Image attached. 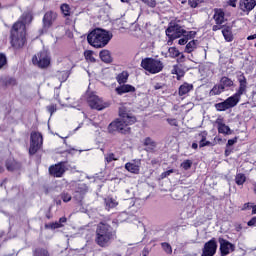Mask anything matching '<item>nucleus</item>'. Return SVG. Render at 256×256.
<instances>
[{"label": "nucleus", "instance_id": "nucleus-1", "mask_svg": "<svg viewBox=\"0 0 256 256\" xmlns=\"http://www.w3.org/2000/svg\"><path fill=\"white\" fill-rule=\"evenodd\" d=\"M119 116L108 125V133L115 135H129L131 133V125L135 124L137 119L132 115L125 106L119 107Z\"/></svg>", "mask_w": 256, "mask_h": 256}, {"label": "nucleus", "instance_id": "nucleus-2", "mask_svg": "<svg viewBox=\"0 0 256 256\" xmlns=\"http://www.w3.org/2000/svg\"><path fill=\"white\" fill-rule=\"evenodd\" d=\"M33 21L31 12H25L11 29V45L14 49H21L25 45V25Z\"/></svg>", "mask_w": 256, "mask_h": 256}, {"label": "nucleus", "instance_id": "nucleus-3", "mask_svg": "<svg viewBox=\"0 0 256 256\" xmlns=\"http://www.w3.org/2000/svg\"><path fill=\"white\" fill-rule=\"evenodd\" d=\"M237 79L239 82V88L236 92L224 101L215 103L214 106L218 112H224L228 109L234 108L239 103L241 96L246 94L248 82L244 73L241 72V74L237 75Z\"/></svg>", "mask_w": 256, "mask_h": 256}, {"label": "nucleus", "instance_id": "nucleus-4", "mask_svg": "<svg viewBox=\"0 0 256 256\" xmlns=\"http://www.w3.org/2000/svg\"><path fill=\"white\" fill-rule=\"evenodd\" d=\"M115 238L116 232L111 224H107V222H99L97 224L94 241L99 247H109Z\"/></svg>", "mask_w": 256, "mask_h": 256}, {"label": "nucleus", "instance_id": "nucleus-5", "mask_svg": "<svg viewBox=\"0 0 256 256\" xmlns=\"http://www.w3.org/2000/svg\"><path fill=\"white\" fill-rule=\"evenodd\" d=\"M112 36L109 31L103 28H94L87 35L88 44L96 49L105 48L111 41Z\"/></svg>", "mask_w": 256, "mask_h": 256}, {"label": "nucleus", "instance_id": "nucleus-6", "mask_svg": "<svg viewBox=\"0 0 256 256\" xmlns=\"http://www.w3.org/2000/svg\"><path fill=\"white\" fill-rule=\"evenodd\" d=\"M141 67L148 73L154 75L162 72L164 64L160 59L145 57L141 61Z\"/></svg>", "mask_w": 256, "mask_h": 256}, {"label": "nucleus", "instance_id": "nucleus-7", "mask_svg": "<svg viewBox=\"0 0 256 256\" xmlns=\"http://www.w3.org/2000/svg\"><path fill=\"white\" fill-rule=\"evenodd\" d=\"M166 36L168 37L169 42H173L176 39L181 38L184 34H186V30L181 27V25L177 23H170L168 28L165 31Z\"/></svg>", "mask_w": 256, "mask_h": 256}, {"label": "nucleus", "instance_id": "nucleus-8", "mask_svg": "<svg viewBox=\"0 0 256 256\" xmlns=\"http://www.w3.org/2000/svg\"><path fill=\"white\" fill-rule=\"evenodd\" d=\"M87 103L90 106L91 109H95L98 111H102L109 107V102H104L103 99H101L96 94H90L87 98Z\"/></svg>", "mask_w": 256, "mask_h": 256}, {"label": "nucleus", "instance_id": "nucleus-9", "mask_svg": "<svg viewBox=\"0 0 256 256\" xmlns=\"http://www.w3.org/2000/svg\"><path fill=\"white\" fill-rule=\"evenodd\" d=\"M43 146V135L39 132H32L30 135L29 153L35 155Z\"/></svg>", "mask_w": 256, "mask_h": 256}, {"label": "nucleus", "instance_id": "nucleus-10", "mask_svg": "<svg viewBox=\"0 0 256 256\" xmlns=\"http://www.w3.org/2000/svg\"><path fill=\"white\" fill-rule=\"evenodd\" d=\"M213 20L215 25L212 26L213 32L219 31L223 28V24L227 21L225 18V10L223 8H214Z\"/></svg>", "mask_w": 256, "mask_h": 256}, {"label": "nucleus", "instance_id": "nucleus-11", "mask_svg": "<svg viewBox=\"0 0 256 256\" xmlns=\"http://www.w3.org/2000/svg\"><path fill=\"white\" fill-rule=\"evenodd\" d=\"M33 65H36L40 69L47 68L48 65L51 63V58L47 51H41L32 58Z\"/></svg>", "mask_w": 256, "mask_h": 256}, {"label": "nucleus", "instance_id": "nucleus-12", "mask_svg": "<svg viewBox=\"0 0 256 256\" xmlns=\"http://www.w3.org/2000/svg\"><path fill=\"white\" fill-rule=\"evenodd\" d=\"M217 242L215 238H212L210 241L205 243L204 248L202 249L201 256H214L217 251Z\"/></svg>", "mask_w": 256, "mask_h": 256}, {"label": "nucleus", "instance_id": "nucleus-13", "mask_svg": "<svg viewBox=\"0 0 256 256\" xmlns=\"http://www.w3.org/2000/svg\"><path fill=\"white\" fill-rule=\"evenodd\" d=\"M49 173L52 177H63V173H65V162L50 166Z\"/></svg>", "mask_w": 256, "mask_h": 256}, {"label": "nucleus", "instance_id": "nucleus-14", "mask_svg": "<svg viewBox=\"0 0 256 256\" xmlns=\"http://www.w3.org/2000/svg\"><path fill=\"white\" fill-rule=\"evenodd\" d=\"M218 241L220 243V252L222 255H229L230 250H231V252L235 251V246L233 244H231L229 241H227L223 238H219Z\"/></svg>", "mask_w": 256, "mask_h": 256}, {"label": "nucleus", "instance_id": "nucleus-15", "mask_svg": "<svg viewBox=\"0 0 256 256\" xmlns=\"http://www.w3.org/2000/svg\"><path fill=\"white\" fill-rule=\"evenodd\" d=\"M215 124L217 125V129H218L219 134H223V135H231L232 134L231 128L224 123L223 118L218 117L215 120Z\"/></svg>", "mask_w": 256, "mask_h": 256}, {"label": "nucleus", "instance_id": "nucleus-16", "mask_svg": "<svg viewBox=\"0 0 256 256\" xmlns=\"http://www.w3.org/2000/svg\"><path fill=\"white\" fill-rule=\"evenodd\" d=\"M256 7V0H240L239 8L242 12L249 14Z\"/></svg>", "mask_w": 256, "mask_h": 256}, {"label": "nucleus", "instance_id": "nucleus-17", "mask_svg": "<svg viewBox=\"0 0 256 256\" xmlns=\"http://www.w3.org/2000/svg\"><path fill=\"white\" fill-rule=\"evenodd\" d=\"M135 91H136L135 86H133L131 84H126V83L120 84L119 86H117L115 88V92L119 96H122L127 93H135Z\"/></svg>", "mask_w": 256, "mask_h": 256}, {"label": "nucleus", "instance_id": "nucleus-18", "mask_svg": "<svg viewBox=\"0 0 256 256\" xmlns=\"http://www.w3.org/2000/svg\"><path fill=\"white\" fill-rule=\"evenodd\" d=\"M57 19V14L55 12H47L43 17V29L47 31L51 25H53V21Z\"/></svg>", "mask_w": 256, "mask_h": 256}, {"label": "nucleus", "instance_id": "nucleus-19", "mask_svg": "<svg viewBox=\"0 0 256 256\" xmlns=\"http://www.w3.org/2000/svg\"><path fill=\"white\" fill-rule=\"evenodd\" d=\"M194 86L193 84H190L188 82H184L180 85L178 89V94L180 97L187 95L189 92L193 90Z\"/></svg>", "mask_w": 256, "mask_h": 256}, {"label": "nucleus", "instance_id": "nucleus-20", "mask_svg": "<svg viewBox=\"0 0 256 256\" xmlns=\"http://www.w3.org/2000/svg\"><path fill=\"white\" fill-rule=\"evenodd\" d=\"M222 34L226 42H232L234 40V36L232 34V29L230 26L223 25Z\"/></svg>", "mask_w": 256, "mask_h": 256}, {"label": "nucleus", "instance_id": "nucleus-21", "mask_svg": "<svg viewBox=\"0 0 256 256\" xmlns=\"http://www.w3.org/2000/svg\"><path fill=\"white\" fill-rule=\"evenodd\" d=\"M129 72L127 70H123L116 76V81L119 85L126 84L128 82Z\"/></svg>", "mask_w": 256, "mask_h": 256}, {"label": "nucleus", "instance_id": "nucleus-22", "mask_svg": "<svg viewBox=\"0 0 256 256\" xmlns=\"http://www.w3.org/2000/svg\"><path fill=\"white\" fill-rule=\"evenodd\" d=\"M125 169L128 172L137 175V174H139L140 166H138V164H134V162H126Z\"/></svg>", "mask_w": 256, "mask_h": 256}, {"label": "nucleus", "instance_id": "nucleus-23", "mask_svg": "<svg viewBox=\"0 0 256 256\" xmlns=\"http://www.w3.org/2000/svg\"><path fill=\"white\" fill-rule=\"evenodd\" d=\"M100 59L104 63H111L113 62V58L111 57V52L107 49L100 51Z\"/></svg>", "mask_w": 256, "mask_h": 256}, {"label": "nucleus", "instance_id": "nucleus-24", "mask_svg": "<svg viewBox=\"0 0 256 256\" xmlns=\"http://www.w3.org/2000/svg\"><path fill=\"white\" fill-rule=\"evenodd\" d=\"M104 203H105L106 209L108 210L118 206V202L117 200H115V198H113V196H107V198H104Z\"/></svg>", "mask_w": 256, "mask_h": 256}, {"label": "nucleus", "instance_id": "nucleus-25", "mask_svg": "<svg viewBox=\"0 0 256 256\" xmlns=\"http://www.w3.org/2000/svg\"><path fill=\"white\" fill-rule=\"evenodd\" d=\"M199 136L201 137V140L199 142V147L200 148H204L207 146H213V144L211 142H209V140H206L207 137V132H200Z\"/></svg>", "mask_w": 256, "mask_h": 256}, {"label": "nucleus", "instance_id": "nucleus-26", "mask_svg": "<svg viewBox=\"0 0 256 256\" xmlns=\"http://www.w3.org/2000/svg\"><path fill=\"white\" fill-rule=\"evenodd\" d=\"M233 84H234L233 80L227 76H222L220 79V85L223 87L224 90L225 88L232 87Z\"/></svg>", "mask_w": 256, "mask_h": 256}, {"label": "nucleus", "instance_id": "nucleus-27", "mask_svg": "<svg viewBox=\"0 0 256 256\" xmlns=\"http://www.w3.org/2000/svg\"><path fill=\"white\" fill-rule=\"evenodd\" d=\"M171 73L173 75H177V80L178 81L181 80V78H183L184 75H185V71L178 65L173 66V69H172Z\"/></svg>", "mask_w": 256, "mask_h": 256}, {"label": "nucleus", "instance_id": "nucleus-28", "mask_svg": "<svg viewBox=\"0 0 256 256\" xmlns=\"http://www.w3.org/2000/svg\"><path fill=\"white\" fill-rule=\"evenodd\" d=\"M197 42L195 39L189 41L185 46V53L191 54L197 48Z\"/></svg>", "mask_w": 256, "mask_h": 256}, {"label": "nucleus", "instance_id": "nucleus-29", "mask_svg": "<svg viewBox=\"0 0 256 256\" xmlns=\"http://www.w3.org/2000/svg\"><path fill=\"white\" fill-rule=\"evenodd\" d=\"M224 91H225V89L223 88V86L221 84H215L213 86V88L210 90V96L220 95Z\"/></svg>", "mask_w": 256, "mask_h": 256}, {"label": "nucleus", "instance_id": "nucleus-30", "mask_svg": "<svg viewBox=\"0 0 256 256\" xmlns=\"http://www.w3.org/2000/svg\"><path fill=\"white\" fill-rule=\"evenodd\" d=\"M63 223H65V217L60 218L58 222L46 224L45 227L46 229H59L63 227Z\"/></svg>", "mask_w": 256, "mask_h": 256}, {"label": "nucleus", "instance_id": "nucleus-31", "mask_svg": "<svg viewBox=\"0 0 256 256\" xmlns=\"http://www.w3.org/2000/svg\"><path fill=\"white\" fill-rule=\"evenodd\" d=\"M93 50H86L84 52V57H85V60L88 62V63H95L97 62V59H95V56H93Z\"/></svg>", "mask_w": 256, "mask_h": 256}, {"label": "nucleus", "instance_id": "nucleus-32", "mask_svg": "<svg viewBox=\"0 0 256 256\" xmlns=\"http://www.w3.org/2000/svg\"><path fill=\"white\" fill-rule=\"evenodd\" d=\"M208 0H188V5L192 9H196L199 5L206 3Z\"/></svg>", "mask_w": 256, "mask_h": 256}, {"label": "nucleus", "instance_id": "nucleus-33", "mask_svg": "<svg viewBox=\"0 0 256 256\" xmlns=\"http://www.w3.org/2000/svg\"><path fill=\"white\" fill-rule=\"evenodd\" d=\"M246 182V176L245 174H237L236 175V178H235V183L238 185V186H242L244 183Z\"/></svg>", "mask_w": 256, "mask_h": 256}, {"label": "nucleus", "instance_id": "nucleus-34", "mask_svg": "<svg viewBox=\"0 0 256 256\" xmlns=\"http://www.w3.org/2000/svg\"><path fill=\"white\" fill-rule=\"evenodd\" d=\"M168 53H169V57L173 59L179 57L180 55L179 50L174 46L169 47Z\"/></svg>", "mask_w": 256, "mask_h": 256}, {"label": "nucleus", "instance_id": "nucleus-35", "mask_svg": "<svg viewBox=\"0 0 256 256\" xmlns=\"http://www.w3.org/2000/svg\"><path fill=\"white\" fill-rule=\"evenodd\" d=\"M143 145L146 147H150L149 149L153 150L156 147V142H154V140L149 138L148 136L147 138H145Z\"/></svg>", "mask_w": 256, "mask_h": 256}, {"label": "nucleus", "instance_id": "nucleus-36", "mask_svg": "<svg viewBox=\"0 0 256 256\" xmlns=\"http://www.w3.org/2000/svg\"><path fill=\"white\" fill-rule=\"evenodd\" d=\"M17 167H19V164H17L15 160H9L6 162V168L8 169V171H15Z\"/></svg>", "mask_w": 256, "mask_h": 256}, {"label": "nucleus", "instance_id": "nucleus-37", "mask_svg": "<svg viewBox=\"0 0 256 256\" xmlns=\"http://www.w3.org/2000/svg\"><path fill=\"white\" fill-rule=\"evenodd\" d=\"M143 4H145L148 8L154 9L157 6L156 0H140Z\"/></svg>", "mask_w": 256, "mask_h": 256}, {"label": "nucleus", "instance_id": "nucleus-38", "mask_svg": "<svg viewBox=\"0 0 256 256\" xmlns=\"http://www.w3.org/2000/svg\"><path fill=\"white\" fill-rule=\"evenodd\" d=\"M192 164V160H184V162L180 164V167L183 168L185 171H188L192 167Z\"/></svg>", "mask_w": 256, "mask_h": 256}, {"label": "nucleus", "instance_id": "nucleus-39", "mask_svg": "<svg viewBox=\"0 0 256 256\" xmlns=\"http://www.w3.org/2000/svg\"><path fill=\"white\" fill-rule=\"evenodd\" d=\"M197 35V32L194 30L186 31V33L182 34L183 37L187 38V40H192Z\"/></svg>", "mask_w": 256, "mask_h": 256}, {"label": "nucleus", "instance_id": "nucleus-40", "mask_svg": "<svg viewBox=\"0 0 256 256\" xmlns=\"http://www.w3.org/2000/svg\"><path fill=\"white\" fill-rule=\"evenodd\" d=\"M113 161H117V158H115V154L113 152H110V154H106L105 156V162L107 164H110Z\"/></svg>", "mask_w": 256, "mask_h": 256}, {"label": "nucleus", "instance_id": "nucleus-41", "mask_svg": "<svg viewBox=\"0 0 256 256\" xmlns=\"http://www.w3.org/2000/svg\"><path fill=\"white\" fill-rule=\"evenodd\" d=\"M162 249L164 250V252L168 255L172 254V247L170 246V244L168 243H162L161 244Z\"/></svg>", "mask_w": 256, "mask_h": 256}, {"label": "nucleus", "instance_id": "nucleus-42", "mask_svg": "<svg viewBox=\"0 0 256 256\" xmlns=\"http://www.w3.org/2000/svg\"><path fill=\"white\" fill-rule=\"evenodd\" d=\"M7 65V56L5 54L0 53V69H3Z\"/></svg>", "mask_w": 256, "mask_h": 256}, {"label": "nucleus", "instance_id": "nucleus-43", "mask_svg": "<svg viewBox=\"0 0 256 256\" xmlns=\"http://www.w3.org/2000/svg\"><path fill=\"white\" fill-rule=\"evenodd\" d=\"M34 256H49V252H47V250L37 249L34 252Z\"/></svg>", "mask_w": 256, "mask_h": 256}, {"label": "nucleus", "instance_id": "nucleus-44", "mask_svg": "<svg viewBox=\"0 0 256 256\" xmlns=\"http://www.w3.org/2000/svg\"><path fill=\"white\" fill-rule=\"evenodd\" d=\"M167 123L170 125V126H173V127H178L179 124H178V120L176 118H167Z\"/></svg>", "mask_w": 256, "mask_h": 256}, {"label": "nucleus", "instance_id": "nucleus-45", "mask_svg": "<svg viewBox=\"0 0 256 256\" xmlns=\"http://www.w3.org/2000/svg\"><path fill=\"white\" fill-rule=\"evenodd\" d=\"M76 193H79L80 195L87 194V186H78Z\"/></svg>", "mask_w": 256, "mask_h": 256}, {"label": "nucleus", "instance_id": "nucleus-46", "mask_svg": "<svg viewBox=\"0 0 256 256\" xmlns=\"http://www.w3.org/2000/svg\"><path fill=\"white\" fill-rule=\"evenodd\" d=\"M48 113H50V115H53L55 113V111H57V106H55V104H51L49 106L46 107Z\"/></svg>", "mask_w": 256, "mask_h": 256}, {"label": "nucleus", "instance_id": "nucleus-47", "mask_svg": "<svg viewBox=\"0 0 256 256\" xmlns=\"http://www.w3.org/2000/svg\"><path fill=\"white\" fill-rule=\"evenodd\" d=\"M248 227H256V216H253L248 222H247Z\"/></svg>", "mask_w": 256, "mask_h": 256}, {"label": "nucleus", "instance_id": "nucleus-48", "mask_svg": "<svg viewBox=\"0 0 256 256\" xmlns=\"http://www.w3.org/2000/svg\"><path fill=\"white\" fill-rule=\"evenodd\" d=\"M174 173V170L171 169V170H166V172H162L161 174V178L164 179V178H167L170 174Z\"/></svg>", "mask_w": 256, "mask_h": 256}, {"label": "nucleus", "instance_id": "nucleus-49", "mask_svg": "<svg viewBox=\"0 0 256 256\" xmlns=\"http://www.w3.org/2000/svg\"><path fill=\"white\" fill-rule=\"evenodd\" d=\"M249 209H252V204H251V202H246V203L242 206V208H241L242 211H246V210H249Z\"/></svg>", "mask_w": 256, "mask_h": 256}, {"label": "nucleus", "instance_id": "nucleus-50", "mask_svg": "<svg viewBox=\"0 0 256 256\" xmlns=\"http://www.w3.org/2000/svg\"><path fill=\"white\" fill-rule=\"evenodd\" d=\"M236 143H237V137L232 138L231 140H228V142L226 144V147H231V146H233Z\"/></svg>", "mask_w": 256, "mask_h": 256}, {"label": "nucleus", "instance_id": "nucleus-51", "mask_svg": "<svg viewBox=\"0 0 256 256\" xmlns=\"http://www.w3.org/2000/svg\"><path fill=\"white\" fill-rule=\"evenodd\" d=\"M187 42H188L187 38L183 36L182 38L179 39L178 44L183 46V45H186Z\"/></svg>", "mask_w": 256, "mask_h": 256}, {"label": "nucleus", "instance_id": "nucleus-52", "mask_svg": "<svg viewBox=\"0 0 256 256\" xmlns=\"http://www.w3.org/2000/svg\"><path fill=\"white\" fill-rule=\"evenodd\" d=\"M232 152H233V148H231L229 146L228 147L226 146L225 157H229Z\"/></svg>", "mask_w": 256, "mask_h": 256}, {"label": "nucleus", "instance_id": "nucleus-53", "mask_svg": "<svg viewBox=\"0 0 256 256\" xmlns=\"http://www.w3.org/2000/svg\"><path fill=\"white\" fill-rule=\"evenodd\" d=\"M70 9L69 4H65V17L71 16V12L69 11Z\"/></svg>", "mask_w": 256, "mask_h": 256}, {"label": "nucleus", "instance_id": "nucleus-54", "mask_svg": "<svg viewBox=\"0 0 256 256\" xmlns=\"http://www.w3.org/2000/svg\"><path fill=\"white\" fill-rule=\"evenodd\" d=\"M151 165L152 166L160 165V160H157V158H153V160H151Z\"/></svg>", "mask_w": 256, "mask_h": 256}, {"label": "nucleus", "instance_id": "nucleus-55", "mask_svg": "<svg viewBox=\"0 0 256 256\" xmlns=\"http://www.w3.org/2000/svg\"><path fill=\"white\" fill-rule=\"evenodd\" d=\"M236 2H237V0H229L228 5L233 7V8H236Z\"/></svg>", "mask_w": 256, "mask_h": 256}, {"label": "nucleus", "instance_id": "nucleus-56", "mask_svg": "<svg viewBox=\"0 0 256 256\" xmlns=\"http://www.w3.org/2000/svg\"><path fill=\"white\" fill-rule=\"evenodd\" d=\"M255 39H256V34H252V35H249V36L247 37V40H248V41L255 40Z\"/></svg>", "mask_w": 256, "mask_h": 256}, {"label": "nucleus", "instance_id": "nucleus-57", "mask_svg": "<svg viewBox=\"0 0 256 256\" xmlns=\"http://www.w3.org/2000/svg\"><path fill=\"white\" fill-rule=\"evenodd\" d=\"M66 153L75 154L77 153V150H75V148H72V150H66Z\"/></svg>", "mask_w": 256, "mask_h": 256}, {"label": "nucleus", "instance_id": "nucleus-58", "mask_svg": "<svg viewBox=\"0 0 256 256\" xmlns=\"http://www.w3.org/2000/svg\"><path fill=\"white\" fill-rule=\"evenodd\" d=\"M252 209V215H256V204L254 206H251Z\"/></svg>", "mask_w": 256, "mask_h": 256}, {"label": "nucleus", "instance_id": "nucleus-59", "mask_svg": "<svg viewBox=\"0 0 256 256\" xmlns=\"http://www.w3.org/2000/svg\"><path fill=\"white\" fill-rule=\"evenodd\" d=\"M192 149H194V150L198 149V144L196 142H193Z\"/></svg>", "mask_w": 256, "mask_h": 256}, {"label": "nucleus", "instance_id": "nucleus-60", "mask_svg": "<svg viewBox=\"0 0 256 256\" xmlns=\"http://www.w3.org/2000/svg\"><path fill=\"white\" fill-rule=\"evenodd\" d=\"M69 201H71V196H68V195L66 194V196H65V202H69Z\"/></svg>", "mask_w": 256, "mask_h": 256}, {"label": "nucleus", "instance_id": "nucleus-61", "mask_svg": "<svg viewBox=\"0 0 256 256\" xmlns=\"http://www.w3.org/2000/svg\"><path fill=\"white\" fill-rule=\"evenodd\" d=\"M60 9H61L62 13H65V4H62Z\"/></svg>", "mask_w": 256, "mask_h": 256}, {"label": "nucleus", "instance_id": "nucleus-62", "mask_svg": "<svg viewBox=\"0 0 256 256\" xmlns=\"http://www.w3.org/2000/svg\"><path fill=\"white\" fill-rule=\"evenodd\" d=\"M162 88V86L160 85V84H156L155 85V90H159V89H161Z\"/></svg>", "mask_w": 256, "mask_h": 256}, {"label": "nucleus", "instance_id": "nucleus-63", "mask_svg": "<svg viewBox=\"0 0 256 256\" xmlns=\"http://www.w3.org/2000/svg\"><path fill=\"white\" fill-rule=\"evenodd\" d=\"M3 171H5V168H3V166H0V173H3Z\"/></svg>", "mask_w": 256, "mask_h": 256}, {"label": "nucleus", "instance_id": "nucleus-64", "mask_svg": "<svg viewBox=\"0 0 256 256\" xmlns=\"http://www.w3.org/2000/svg\"><path fill=\"white\" fill-rule=\"evenodd\" d=\"M122 3H129V0H121Z\"/></svg>", "mask_w": 256, "mask_h": 256}]
</instances>
